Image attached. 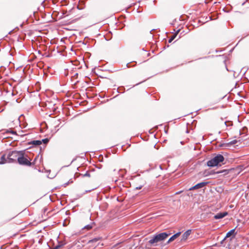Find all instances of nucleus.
I'll list each match as a JSON object with an SVG mask.
<instances>
[{
	"label": "nucleus",
	"mask_w": 249,
	"mask_h": 249,
	"mask_svg": "<svg viewBox=\"0 0 249 249\" xmlns=\"http://www.w3.org/2000/svg\"><path fill=\"white\" fill-rule=\"evenodd\" d=\"M170 235V233L166 232L156 234L149 240L148 243L151 245L156 246L158 243L164 240Z\"/></svg>",
	"instance_id": "f257e3e1"
},
{
	"label": "nucleus",
	"mask_w": 249,
	"mask_h": 249,
	"mask_svg": "<svg viewBox=\"0 0 249 249\" xmlns=\"http://www.w3.org/2000/svg\"><path fill=\"white\" fill-rule=\"evenodd\" d=\"M224 160V157L220 154H218L207 161V164L210 167H214L218 165V164Z\"/></svg>",
	"instance_id": "f03ea898"
},
{
	"label": "nucleus",
	"mask_w": 249,
	"mask_h": 249,
	"mask_svg": "<svg viewBox=\"0 0 249 249\" xmlns=\"http://www.w3.org/2000/svg\"><path fill=\"white\" fill-rule=\"evenodd\" d=\"M23 151H13L9 152L7 155L8 162H13L18 160V157H19Z\"/></svg>",
	"instance_id": "7ed1b4c3"
},
{
	"label": "nucleus",
	"mask_w": 249,
	"mask_h": 249,
	"mask_svg": "<svg viewBox=\"0 0 249 249\" xmlns=\"http://www.w3.org/2000/svg\"><path fill=\"white\" fill-rule=\"evenodd\" d=\"M19 156V157H18V162L19 164L30 166L34 163V162H31L30 160H28L26 157L24 156L23 151Z\"/></svg>",
	"instance_id": "20e7f679"
},
{
	"label": "nucleus",
	"mask_w": 249,
	"mask_h": 249,
	"mask_svg": "<svg viewBox=\"0 0 249 249\" xmlns=\"http://www.w3.org/2000/svg\"><path fill=\"white\" fill-rule=\"evenodd\" d=\"M207 184V182H201V183H199L196 184V185H195L194 186L190 188L189 189V190H195V189H199V188H203Z\"/></svg>",
	"instance_id": "39448f33"
},
{
	"label": "nucleus",
	"mask_w": 249,
	"mask_h": 249,
	"mask_svg": "<svg viewBox=\"0 0 249 249\" xmlns=\"http://www.w3.org/2000/svg\"><path fill=\"white\" fill-rule=\"evenodd\" d=\"M192 232L191 230L186 231L182 235L181 241H186Z\"/></svg>",
	"instance_id": "423d86ee"
},
{
	"label": "nucleus",
	"mask_w": 249,
	"mask_h": 249,
	"mask_svg": "<svg viewBox=\"0 0 249 249\" xmlns=\"http://www.w3.org/2000/svg\"><path fill=\"white\" fill-rule=\"evenodd\" d=\"M228 213L227 212L223 213H219L215 214L214 216V218L215 219H221L228 215Z\"/></svg>",
	"instance_id": "0eeeda50"
},
{
	"label": "nucleus",
	"mask_w": 249,
	"mask_h": 249,
	"mask_svg": "<svg viewBox=\"0 0 249 249\" xmlns=\"http://www.w3.org/2000/svg\"><path fill=\"white\" fill-rule=\"evenodd\" d=\"M180 233H181L180 232H177V233L175 234L173 236H172L169 238V239L168 240V241L167 242V243L168 244V243L172 242L173 241H174L175 239H176L180 235Z\"/></svg>",
	"instance_id": "6e6552de"
},
{
	"label": "nucleus",
	"mask_w": 249,
	"mask_h": 249,
	"mask_svg": "<svg viewBox=\"0 0 249 249\" xmlns=\"http://www.w3.org/2000/svg\"><path fill=\"white\" fill-rule=\"evenodd\" d=\"M0 160V164H4L5 163L8 162V159L7 158L6 159L5 155H3L1 156Z\"/></svg>",
	"instance_id": "1a4fd4ad"
},
{
	"label": "nucleus",
	"mask_w": 249,
	"mask_h": 249,
	"mask_svg": "<svg viewBox=\"0 0 249 249\" xmlns=\"http://www.w3.org/2000/svg\"><path fill=\"white\" fill-rule=\"evenodd\" d=\"M31 143L35 145H39L42 143V142L39 140H35L32 141Z\"/></svg>",
	"instance_id": "9d476101"
},
{
	"label": "nucleus",
	"mask_w": 249,
	"mask_h": 249,
	"mask_svg": "<svg viewBox=\"0 0 249 249\" xmlns=\"http://www.w3.org/2000/svg\"><path fill=\"white\" fill-rule=\"evenodd\" d=\"M234 231H235V229H232V230H231L230 231H229V232H228L226 234V236L225 238L230 237L231 235H232L234 233Z\"/></svg>",
	"instance_id": "9b49d317"
},
{
	"label": "nucleus",
	"mask_w": 249,
	"mask_h": 249,
	"mask_svg": "<svg viewBox=\"0 0 249 249\" xmlns=\"http://www.w3.org/2000/svg\"><path fill=\"white\" fill-rule=\"evenodd\" d=\"M179 30H178L175 35H173L168 40L169 43H171L176 37L177 34L179 32Z\"/></svg>",
	"instance_id": "f8f14e48"
},
{
	"label": "nucleus",
	"mask_w": 249,
	"mask_h": 249,
	"mask_svg": "<svg viewBox=\"0 0 249 249\" xmlns=\"http://www.w3.org/2000/svg\"><path fill=\"white\" fill-rule=\"evenodd\" d=\"M237 142V140H234L231 141L230 142H229L228 143H227V145H229L234 144L236 143Z\"/></svg>",
	"instance_id": "ddd939ff"
},
{
	"label": "nucleus",
	"mask_w": 249,
	"mask_h": 249,
	"mask_svg": "<svg viewBox=\"0 0 249 249\" xmlns=\"http://www.w3.org/2000/svg\"><path fill=\"white\" fill-rule=\"evenodd\" d=\"M120 171L121 172V173H120V175L122 176V177H124V174L126 172L125 170L121 169V170H120Z\"/></svg>",
	"instance_id": "4468645a"
},
{
	"label": "nucleus",
	"mask_w": 249,
	"mask_h": 249,
	"mask_svg": "<svg viewBox=\"0 0 249 249\" xmlns=\"http://www.w3.org/2000/svg\"><path fill=\"white\" fill-rule=\"evenodd\" d=\"M144 186V183L142 184V185H140L139 186H138L137 187H136V189L137 190H140L142 188V187Z\"/></svg>",
	"instance_id": "2eb2a0df"
},
{
	"label": "nucleus",
	"mask_w": 249,
	"mask_h": 249,
	"mask_svg": "<svg viewBox=\"0 0 249 249\" xmlns=\"http://www.w3.org/2000/svg\"><path fill=\"white\" fill-rule=\"evenodd\" d=\"M92 228V226L90 225H88L87 226H86L85 227H84V229H88V230H89V229H91V228Z\"/></svg>",
	"instance_id": "dca6fc26"
},
{
	"label": "nucleus",
	"mask_w": 249,
	"mask_h": 249,
	"mask_svg": "<svg viewBox=\"0 0 249 249\" xmlns=\"http://www.w3.org/2000/svg\"><path fill=\"white\" fill-rule=\"evenodd\" d=\"M41 142H42L44 143H47L49 142V139L47 138L44 139H43Z\"/></svg>",
	"instance_id": "f3484780"
},
{
	"label": "nucleus",
	"mask_w": 249,
	"mask_h": 249,
	"mask_svg": "<svg viewBox=\"0 0 249 249\" xmlns=\"http://www.w3.org/2000/svg\"><path fill=\"white\" fill-rule=\"evenodd\" d=\"M83 177H90V174L89 172H87L85 174L83 175Z\"/></svg>",
	"instance_id": "a211bd4d"
},
{
	"label": "nucleus",
	"mask_w": 249,
	"mask_h": 249,
	"mask_svg": "<svg viewBox=\"0 0 249 249\" xmlns=\"http://www.w3.org/2000/svg\"><path fill=\"white\" fill-rule=\"evenodd\" d=\"M226 172V173H228L227 171V170H222V171H218L216 172V174H220V173H223V172Z\"/></svg>",
	"instance_id": "6ab92c4d"
},
{
	"label": "nucleus",
	"mask_w": 249,
	"mask_h": 249,
	"mask_svg": "<svg viewBox=\"0 0 249 249\" xmlns=\"http://www.w3.org/2000/svg\"><path fill=\"white\" fill-rule=\"evenodd\" d=\"M6 133H15V132L14 131H10V130H7L6 131Z\"/></svg>",
	"instance_id": "aec40b11"
},
{
	"label": "nucleus",
	"mask_w": 249,
	"mask_h": 249,
	"mask_svg": "<svg viewBox=\"0 0 249 249\" xmlns=\"http://www.w3.org/2000/svg\"><path fill=\"white\" fill-rule=\"evenodd\" d=\"M97 240H98V239H97L95 238V239H92V240H90V241H89V243H90V242H94V241H97Z\"/></svg>",
	"instance_id": "412c9836"
},
{
	"label": "nucleus",
	"mask_w": 249,
	"mask_h": 249,
	"mask_svg": "<svg viewBox=\"0 0 249 249\" xmlns=\"http://www.w3.org/2000/svg\"><path fill=\"white\" fill-rule=\"evenodd\" d=\"M95 189V188L92 189H91V190H86V191H85V193L90 192H91V191L94 190Z\"/></svg>",
	"instance_id": "4be33fe9"
},
{
	"label": "nucleus",
	"mask_w": 249,
	"mask_h": 249,
	"mask_svg": "<svg viewBox=\"0 0 249 249\" xmlns=\"http://www.w3.org/2000/svg\"><path fill=\"white\" fill-rule=\"evenodd\" d=\"M69 183V182H68L67 183H66L64 184V187H66L67 185H68Z\"/></svg>",
	"instance_id": "5701e85b"
},
{
	"label": "nucleus",
	"mask_w": 249,
	"mask_h": 249,
	"mask_svg": "<svg viewBox=\"0 0 249 249\" xmlns=\"http://www.w3.org/2000/svg\"><path fill=\"white\" fill-rule=\"evenodd\" d=\"M179 193H180V192H177L176 194H179Z\"/></svg>",
	"instance_id": "b1692460"
}]
</instances>
